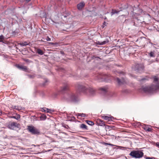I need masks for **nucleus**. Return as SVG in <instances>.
<instances>
[{"mask_svg": "<svg viewBox=\"0 0 159 159\" xmlns=\"http://www.w3.org/2000/svg\"><path fill=\"white\" fill-rule=\"evenodd\" d=\"M37 52L40 55H42L43 54V51L40 49H38Z\"/></svg>", "mask_w": 159, "mask_h": 159, "instance_id": "obj_24", "label": "nucleus"}, {"mask_svg": "<svg viewBox=\"0 0 159 159\" xmlns=\"http://www.w3.org/2000/svg\"><path fill=\"white\" fill-rule=\"evenodd\" d=\"M129 155L132 157L135 158H140L143 156L144 153L140 151L133 150L130 152Z\"/></svg>", "mask_w": 159, "mask_h": 159, "instance_id": "obj_3", "label": "nucleus"}, {"mask_svg": "<svg viewBox=\"0 0 159 159\" xmlns=\"http://www.w3.org/2000/svg\"><path fill=\"white\" fill-rule=\"evenodd\" d=\"M109 42V40L108 39H106V40L102 42H100V41H97V44L98 45H102L104 44H106V43H108Z\"/></svg>", "mask_w": 159, "mask_h": 159, "instance_id": "obj_10", "label": "nucleus"}, {"mask_svg": "<svg viewBox=\"0 0 159 159\" xmlns=\"http://www.w3.org/2000/svg\"><path fill=\"white\" fill-rule=\"evenodd\" d=\"M30 1V0H26L27 2H29Z\"/></svg>", "mask_w": 159, "mask_h": 159, "instance_id": "obj_39", "label": "nucleus"}, {"mask_svg": "<svg viewBox=\"0 0 159 159\" xmlns=\"http://www.w3.org/2000/svg\"><path fill=\"white\" fill-rule=\"evenodd\" d=\"M146 158V159H155L154 157H147Z\"/></svg>", "mask_w": 159, "mask_h": 159, "instance_id": "obj_30", "label": "nucleus"}, {"mask_svg": "<svg viewBox=\"0 0 159 159\" xmlns=\"http://www.w3.org/2000/svg\"><path fill=\"white\" fill-rule=\"evenodd\" d=\"M68 85H66L61 88V89L60 90V91L61 92L63 93L65 91L68 90Z\"/></svg>", "mask_w": 159, "mask_h": 159, "instance_id": "obj_11", "label": "nucleus"}, {"mask_svg": "<svg viewBox=\"0 0 159 159\" xmlns=\"http://www.w3.org/2000/svg\"><path fill=\"white\" fill-rule=\"evenodd\" d=\"M77 87L78 90L85 93H89V94L92 95L95 94V89L89 87H86L83 85L78 84Z\"/></svg>", "mask_w": 159, "mask_h": 159, "instance_id": "obj_1", "label": "nucleus"}, {"mask_svg": "<svg viewBox=\"0 0 159 159\" xmlns=\"http://www.w3.org/2000/svg\"><path fill=\"white\" fill-rule=\"evenodd\" d=\"M30 43H28V42L25 41L24 42L20 43H19V44L20 45V46L21 47H23L24 46H25L27 45H29V44H30Z\"/></svg>", "mask_w": 159, "mask_h": 159, "instance_id": "obj_17", "label": "nucleus"}, {"mask_svg": "<svg viewBox=\"0 0 159 159\" xmlns=\"http://www.w3.org/2000/svg\"><path fill=\"white\" fill-rule=\"evenodd\" d=\"M86 122L89 125H94V123L92 121L86 120Z\"/></svg>", "mask_w": 159, "mask_h": 159, "instance_id": "obj_20", "label": "nucleus"}, {"mask_svg": "<svg viewBox=\"0 0 159 159\" xmlns=\"http://www.w3.org/2000/svg\"><path fill=\"white\" fill-rule=\"evenodd\" d=\"M137 70H140V68H137Z\"/></svg>", "mask_w": 159, "mask_h": 159, "instance_id": "obj_42", "label": "nucleus"}, {"mask_svg": "<svg viewBox=\"0 0 159 159\" xmlns=\"http://www.w3.org/2000/svg\"><path fill=\"white\" fill-rule=\"evenodd\" d=\"M137 65H138L139 66H140V65L139 64H138Z\"/></svg>", "mask_w": 159, "mask_h": 159, "instance_id": "obj_44", "label": "nucleus"}, {"mask_svg": "<svg viewBox=\"0 0 159 159\" xmlns=\"http://www.w3.org/2000/svg\"><path fill=\"white\" fill-rule=\"evenodd\" d=\"M138 12L137 13L134 12L133 14L134 16H134V17H136V16L140 15L142 14L143 11L141 9H138Z\"/></svg>", "mask_w": 159, "mask_h": 159, "instance_id": "obj_9", "label": "nucleus"}, {"mask_svg": "<svg viewBox=\"0 0 159 159\" xmlns=\"http://www.w3.org/2000/svg\"><path fill=\"white\" fill-rule=\"evenodd\" d=\"M98 124L101 126H105V124L104 121L101 120H99L98 122Z\"/></svg>", "mask_w": 159, "mask_h": 159, "instance_id": "obj_16", "label": "nucleus"}, {"mask_svg": "<svg viewBox=\"0 0 159 159\" xmlns=\"http://www.w3.org/2000/svg\"><path fill=\"white\" fill-rule=\"evenodd\" d=\"M76 115L78 116H81L82 117H85L86 116V114L83 113H78L76 114Z\"/></svg>", "mask_w": 159, "mask_h": 159, "instance_id": "obj_19", "label": "nucleus"}, {"mask_svg": "<svg viewBox=\"0 0 159 159\" xmlns=\"http://www.w3.org/2000/svg\"><path fill=\"white\" fill-rule=\"evenodd\" d=\"M147 17H150V16L149 15V14H148L147 16Z\"/></svg>", "mask_w": 159, "mask_h": 159, "instance_id": "obj_41", "label": "nucleus"}, {"mask_svg": "<svg viewBox=\"0 0 159 159\" xmlns=\"http://www.w3.org/2000/svg\"><path fill=\"white\" fill-rule=\"evenodd\" d=\"M5 37L2 35H0V42L4 43L3 41L4 40Z\"/></svg>", "mask_w": 159, "mask_h": 159, "instance_id": "obj_22", "label": "nucleus"}, {"mask_svg": "<svg viewBox=\"0 0 159 159\" xmlns=\"http://www.w3.org/2000/svg\"><path fill=\"white\" fill-rule=\"evenodd\" d=\"M15 109L18 110H20L22 108L20 107L14 106L13 107Z\"/></svg>", "mask_w": 159, "mask_h": 159, "instance_id": "obj_25", "label": "nucleus"}, {"mask_svg": "<svg viewBox=\"0 0 159 159\" xmlns=\"http://www.w3.org/2000/svg\"><path fill=\"white\" fill-rule=\"evenodd\" d=\"M102 118L105 120H107L108 121L112 120V119L113 118V117L112 116H103Z\"/></svg>", "mask_w": 159, "mask_h": 159, "instance_id": "obj_13", "label": "nucleus"}, {"mask_svg": "<svg viewBox=\"0 0 159 159\" xmlns=\"http://www.w3.org/2000/svg\"><path fill=\"white\" fill-rule=\"evenodd\" d=\"M80 128L83 129H88L87 126L84 124H81L80 125Z\"/></svg>", "mask_w": 159, "mask_h": 159, "instance_id": "obj_18", "label": "nucleus"}, {"mask_svg": "<svg viewBox=\"0 0 159 159\" xmlns=\"http://www.w3.org/2000/svg\"><path fill=\"white\" fill-rule=\"evenodd\" d=\"M106 24L107 23L105 22L104 21L103 23V25H105V26H106ZM102 28H104V26H102Z\"/></svg>", "mask_w": 159, "mask_h": 159, "instance_id": "obj_34", "label": "nucleus"}, {"mask_svg": "<svg viewBox=\"0 0 159 159\" xmlns=\"http://www.w3.org/2000/svg\"><path fill=\"white\" fill-rule=\"evenodd\" d=\"M46 40L47 41H50L51 40V39L49 37L47 36L46 38Z\"/></svg>", "mask_w": 159, "mask_h": 159, "instance_id": "obj_32", "label": "nucleus"}, {"mask_svg": "<svg viewBox=\"0 0 159 159\" xmlns=\"http://www.w3.org/2000/svg\"><path fill=\"white\" fill-rule=\"evenodd\" d=\"M20 125L15 122H10L7 124V127L9 129H14L15 128H19Z\"/></svg>", "mask_w": 159, "mask_h": 159, "instance_id": "obj_6", "label": "nucleus"}, {"mask_svg": "<svg viewBox=\"0 0 159 159\" xmlns=\"http://www.w3.org/2000/svg\"><path fill=\"white\" fill-rule=\"evenodd\" d=\"M46 110V112L47 113H51L52 112H53V110H52L51 109H49L48 108H45Z\"/></svg>", "mask_w": 159, "mask_h": 159, "instance_id": "obj_28", "label": "nucleus"}, {"mask_svg": "<svg viewBox=\"0 0 159 159\" xmlns=\"http://www.w3.org/2000/svg\"><path fill=\"white\" fill-rule=\"evenodd\" d=\"M17 67L19 68L20 69H22L23 70H27V67L26 66H18Z\"/></svg>", "mask_w": 159, "mask_h": 159, "instance_id": "obj_21", "label": "nucleus"}, {"mask_svg": "<svg viewBox=\"0 0 159 159\" xmlns=\"http://www.w3.org/2000/svg\"><path fill=\"white\" fill-rule=\"evenodd\" d=\"M116 81L119 84H123L124 83L121 82L120 80L118 78H116Z\"/></svg>", "mask_w": 159, "mask_h": 159, "instance_id": "obj_27", "label": "nucleus"}, {"mask_svg": "<svg viewBox=\"0 0 159 159\" xmlns=\"http://www.w3.org/2000/svg\"><path fill=\"white\" fill-rule=\"evenodd\" d=\"M144 79H142V80H144Z\"/></svg>", "mask_w": 159, "mask_h": 159, "instance_id": "obj_43", "label": "nucleus"}, {"mask_svg": "<svg viewBox=\"0 0 159 159\" xmlns=\"http://www.w3.org/2000/svg\"><path fill=\"white\" fill-rule=\"evenodd\" d=\"M143 128L144 130L148 132H151L152 130V129L149 127V125H144Z\"/></svg>", "mask_w": 159, "mask_h": 159, "instance_id": "obj_12", "label": "nucleus"}, {"mask_svg": "<svg viewBox=\"0 0 159 159\" xmlns=\"http://www.w3.org/2000/svg\"><path fill=\"white\" fill-rule=\"evenodd\" d=\"M10 118H14L17 120H19L20 118V116L19 114H16L15 116H12L9 117Z\"/></svg>", "mask_w": 159, "mask_h": 159, "instance_id": "obj_15", "label": "nucleus"}, {"mask_svg": "<svg viewBox=\"0 0 159 159\" xmlns=\"http://www.w3.org/2000/svg\"><path fill=\"white\" fill-rule=\"evenodd\" d=\"M45 108H42L41 109V111H42L46 112L47 110Z\"/></svg>", "mask_w": 159, "mask_h": 159, "instance_id": "obj_31", "label": "nucleus"}, {"mask_svg": "<svg viewBox=\"0 0 159 159\" xmlns=\"http://www.w3.org/2000/svg\"><path fill=\"white\" fill-rule=\"evenodd\" d=\"M28 129L32 134H37L39 133L38 130L33 126H28Z\"/></svg>", "mask_w": 159, "mask_h": 159, "instance_id": "obj_7", "label": "nucleus"}, {"mask_svg": "<svg viewBox=\"0 0 159 159\" xmlns=\"http://www.w3.org/2000/svg\"><path fill=\"white\" fill-rule=\"evenodd\" d=\"M107 144H108V145H110L111 146H114V145H113L112 144H111V143H107Z\"/></svg>", "mask_w": 159, "mask_h": 159, "instance_id": "obj_35", "label": "nucleus"}, {"mask_svg": "<svg viewBox=\"0 0 159 159\" xmlns=\"http://www.w3.org/2000/svg\"><path fill=\"white\" fill-rule=\"evenodd\" d=\"M97 78L95 79L96 80H99L100 81H102L104 80L108 79L109 75L102 74H99L96 75Z\"/></svg>", "mask_w": 159, "mask_h": 159, "instance_id": "obj_5", "label": "nucleus"}, {"mask_svg": "<svg viewBox=\"0 0 159 159\" xmlns=\"http://www.w3.org/2000/svg\"><path fill=\"white\" fill-rule=\"evenodd\" d=\"M158 88V85H157L155 88H154L153 86H152L151 87H142V90L145 92L151 93L157 89Z\"/></svg>", "mask_w": 159, "mask_h": 159, "instance_id": "obj_4", "label": "nucleus"}, {"mask_svg": "<svg viewBox=\"0 0 159 159\" xmlns=\"http://www.w3.org/2000/svg\"><path fill=\"white\" fill-rule=\"evenodd\" d=\"M64 127H65L66 128H67L68 127V126L67 125H65L63 126Z\"/></svg>", "mask_w": 159, "mask_h": 159, "instance_id": "obj_36", "label": "nucleus"}, {"mask_svg": "<svg viewBox=\"0 0 159 159\" xmlns=\"http://www.w3.org/2000/svg\"><path fill=\"white\" fill-rule=\"evenodd\" d=\"M153 79H154V83H155L156 84V85H152V86H153L154 88H155L156 87L157 85H158V89H159V83H158V78L156 77V76H154L153 77Z\"/></svg>", "mask_w": 159, "mask_h": 159, "instance_id": "obj_8", "label": "nucleus"}, {"mask_svg": "<svg viewBox=\"0 0 159 159\" xmlns=\"http://www.w3.org/2000/svg\"><path fill=\"white\" fill-rule=\"evenodd\" d=\"M127 13H127V14H128H128H129V13H128V12Z\"/></svg>", "mask_w": 159, "mask_h": 159, "instance_id": "obj_45", "label": "nucleus"}, {"mask_svg": "<svg viewBox=\"0 0 159 159\" xmlns=\"http://www.w3.org/2000/svg\"><path fill=\"white\" fill-rule=\"evenodd\" d=\"M156 146L158 148H159V142L156 143Z\"/></svg>", "mask_w": 159, "mask_h": 159, "instance_id": "obj_33", "label": "nucleus"}, {"mask_svg": "<svg viewBox=\"0 0 159 159\" xmlns=\"http://www.w3.org/2000/svg\"><path fill=\"white\" fill-rule=\"evenodd\" d=\"M29 61V60L28 59H26V60H25V61Z\"/></svg>", "mask_w": 159, "mask_h": 159, "instance_id": "obj_40", "label": "nucleus"}, {"mask_svg": "<svg viewBox=\"0 0 159 159\" xmlns=\"http://www.w3.org/2000/svg\"><path fill=\"white\" fill-rule=\"evenodd\" d=\"M100 89L103 93H106L107 91V89L105 88H101Z\"/></svg>", "mask_w": 159, "mask_h": 159, "instance_id": "obj_26", "label": "nucleus"}, {"mask_svg": "<svg viewBox=\"0 0 159 159\" xmlns=\"http://www.w3.org/2000/svg\"><path fill=\"white\" fill-rule=\"evenodd\" d=\"M64 99L73 102H76L79 101L78 96L72 93L66 94Z\"/></svg>", "mask_w": 159, "mask_h": 159, "instance_id": "obj_2", "label": "nucleus"}, {"mask_svg": "<svg viewBox=\"0 0 159 159\" xmlns=\"http://www.w3.org/2000/svg\"><path fill=\"white\" fill-rule=\"evenodd\" d=\"M2 114V110L0 109V116Z\"/></svg>", "mask_w": 159, "mask_h": 159, "instance_id": "obj_37", "label": "nucleus"}, {"mask_svg": "<svg viewBox=\"0 0 159 159\" xmlns=\"http://www.w3.org/2000/svg\"><path fill=\"white\" fill-rule=\"evenodd\" d=\"M85 5V3L84 2H81L78 4L77 8L79 10H81Z\"/></svg>", "mask_w": 159, "mask_h": 159, "instance_id": "obj_14", "label": "nucleus"}, {"mask_svg": "<svg viewBox=\"0 0 159 159\" xmlns=\"http://www.w3.org/2000/svg\"><path fill=\"white\" fill-rule=\"evenodd\" d=\"M119 11H117L116 10L112 9L111 12V16H112L113 15L116 13H118Z\"/></svg>", "mask_w": 159, "mask_h": 159, "instance_id": "obj_23", "label": "nucleus"}, {"mask_svg": "<svg viewBox=\"0 0 159 159\" xmlns=\"http://www.w3.org/2000/svg\"><path fill=\"white\" fill-rule=\"evenodd\" d=\"M149 55L151 57H154V53L152 52H151L149 53Z\"/></svg>", "mask_w": 159, "mask_h": 159, "instance_id": "obj_29", "label": "nucleus"}, {"mask_svg": "<svg viewBox=\"0 0 159 159\" xmlns=\"http://www.w3.org/2000/svg\"><path fill=\"white\" fill-rule=\"evenodd\" d=\"M49 43L51 44H52V45H53V44H55L53 43Z\"/></svg>", "mask_w": 159, "mask_h": 159, "instance_id": "obj_38", "label": "nucleus"}]
</instances>
